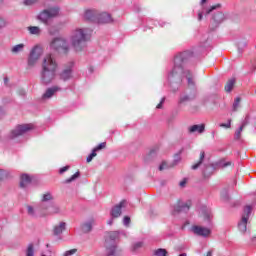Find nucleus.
Segmentation results:
<instances>
[{"label": "nucleus", "instance_id": "nucleus-1", "mask_svg": "<svg viewBox=\"0 0 256 256\" xmlns=\"http://www.w3.org/2000/svg\"><path fill=\"white\" fill-rule=\"evenodd\" d=\"M185 61H187V52L180 53L174 58V66L168 74V81L171 85L173 83L181 85L183 78L186 77L188 85L195 86L193 73L183 67Z\"/></svg>", "mask_w": 256, "mask_h": 256}, {"label": "nucleus", "instance_id": "nucleus-2", "mask_svg": "<svg viewBox=\"0 0 256 256\" xmlns=\"http://www.w3.org/2000/svg\"><path fill=\"white\" fill-rule=\"evenodd\" d=\"M92 30L90 28H75L70 34V45L74 51H83L91 40Z\"/></svg>", "mask_w": 256, "mask_h": 256}, {"label": "nucleus", "instance_id": "nucleus-3", "mask_svg": "<svg viewBox=\"0 0 256 256\" xmlns=\"http://www.w3.org/2000/svg\"><path fill=\"white\" fill-rule=\"evenodd\" d=\"M50 49L60 55H67L71 51V44H69L67 38L57 36L50 41Z\"/></svg>", "mask_w": 256, "mask_h": 256}, {"label": "nucleus", "instance_id": "nucleus-4", "mask_svg": "<svg viewBox=\"0 0 256 256\" xmlns=\"http://www.w3.org/2000/svg\"><path fill=\"white\" fill-rule=\"evenodd\" d=\"M60 13L61 9L57 6H54L40 11L36 16V19L43 25H49L52 19L59 17Z\"/></svg>", "mask_w": 256, "mask_h": 256}, {"label": "nucleus", "instance_id": "nucleus-5", "mask_svg": "<svg viewBox=\"0 0 256 256\" xmlns=\"http://www.w3.org/2000/svg\"><path fill=\"white\" fill-rule=\"evenodd\" d=\"M119 232H109L105 240V252L103 256H117V241Z\"/></svg>", "mask_w": 256, "mask_h": 256}, {"label": "nucleus", "instance_id": "nucleus-6", "mask_svg": "<svg viewBox=\"0 0 256 256\" xmlns=\"http://www.w3.org/2000/svg\"><path fill=\"white\" fill-rule=\"evenodd\" d=\"M57 69H59V64L53 54H47L42 60L41 70L57 73Z\"/></svg>", "mask_w": 256, "mask_h": 256}, {"label": "nucleus", "instance_id": "nucleus-7", "mask_svg": "<svg viewBox=\"0 0 256 256\" xmlns=\"http://www.w3.org/2000/svg\"><path fill=\"white\" fill-rule=\"evenodd\" d=\"M41 55H43V47L39 45L34 46L28 57V66L35 67V65H37V61L41 59Z\"/></svg>", "mask_w": 256, "mask_h": 256}, {"label": "nucleus", "instance_id": "nucleus-8", "mask_svg": "<svg viewBox=\"0 0 256 256\" xmlns=\"http://www.w3.org/2000/svg\"><path fill=\"white\" fill-rule=\"evenodd\" d=\"M31 129H33V124L18 125L10 131L9 139H17V137L25 135V133H28V131H31Z\"/></svg>", "mask_w": 256, "mask_h": 256}, {"label": "nucleus", "instance_id": "nucleus-9", "mask_svg": "<svg viewBox=\"0 0 256 256\" xmlns=\"http://www.w3.org/2000/svg\"><path fill=\"white\" fill-rule=\"evenodd\" d=\"M251 211H252L251 206H246L244 208L242 218L238 222V229L240 233H247V223L249 221V217H251Z\"/></svg>", "mask_w": 256, "mask_h": 256}, {"label": "nucleus", "instance_id": "nucleus-10", "mask_svg": "<svg viewBox=\"0 0 256 256\" xmlns=\"http://www.w3.org/2000/svg\"><path fill=\"white\" fill-rule=\"evenodd\" d=\"M55 77H57V72H51L49 70L40 71V83L42 85H51L55 81Z\"/></svg>", "mask_w": 256, "mask_h": 256}, {"label": "nucleus", "instance_id": "nucleus-11", "mask_svg": "<svg viewBox=\"0 0 256 256\" xmlns=\"http://www.w3.org/2000/svg\"><path fill=\"white\" fill-rule=\"evenodd\" d=\"M205 3H207V0H201L200 2L202 11L198 12V21H203V15H209V13H213L215 9H219V7H221L220 4H216L207 8V6H205Z\"/></svg>", "mask_w": 256, "mask_h": 256}, {"label": "nucleus", "instance_id": "nucleus-12", "mask_svg": "<svg viewBox=\"0 0 256 256\" xmlns=\"http://www.w3.org/2000/svg\"><path fill=\"white\" fill-rule=\"evenodd\" d=\"M127 207V201L122 200L120 203L116 204L112 207L110 215L113 219L119 218V216L123 213V209Z\"/></svg>", "mask_w": 256, "mask_h": 256}, {"label": "nucleus", "instance_id": "nucleus-13", "mask_svg": "<svg viewBox=\"0 0 256 256\" xmlns=\"http://www.w3.org/2000/svg\"><path fill=\"white\" fill-rule=\"evenodd\" d=\"M61 91V87L59 86H52L46 89V91L42 94V101H49V99H53L57 93Z\"/></svg>", "mask_w": 256, "mask_h": 256}, {"label": "nucleus", "instance_id": "nucleus-14", "mask_svg": "<svg viewBox=\"0 0 256 256\" xmlns=\"http://www.w3.org/2000/svg\"><path fill=\"white\" fill-rule=\"evenodd\" d=\"M190 231H192V233L198 237H209L211 235V229L197 225L192 226Z\"/></svg>", "mask_w": 256, "mask_h": 256}, {"label": "nucleus", "instance_id": "nucleus-15", "mask_svg": "<svg viewBox=\"0 0 256 256\" xmlns=\"http://www.w3.org/2000/svg\"><path fill=\"white\" fill-rule=\"evenodd\" d=\"M84 19L91 21L92 23H97L99 19V11L96 9H88L84 12Z\"/></svg>", "mask_w": 256, "mask_h": 256}, {"label": "nucleus", "instance_id": "nucleus-16", "mask_svg": "<svg viewBox=\"0 0 256 256\" xmlns=\"http://www.w3.org/2000/svg\"><path fill=\"white\" fill-rule=\"evenodd\" d=\"M96 23L105 25L107 23H113V18H111V14L107 12H98V20Z\"/></svg>", "mask_w": 256, "mask_h": 256}, {"label": "nucleus", "instance_id": "nucleus-17", "mask_svg": "<svg viewBox=\"0 0 256 256\" xmlns=\"http://www.w3.org/2000/svg\"><path fill=\"white\" fill-rule=\"evenodd\" d=\"M71 77H73V62H70L69 67L60 73V79H62V81H69Z\"/></svg>", "mask_w": 256, "mask_h": 256}, {"label": "nucleus", "instance_id": "nucleus-18", "mask_svg": "<svg viewBox=\"0 0 256 256\" xmlns=\"http://www.w3.org/2000/svg\"><path fill=\"white\" fill-rule=\"evenodd\" d=\"M188 133H190V135L193 133H198V135L205 133V124H195L188 127Z\"/></svg>", "mask_w": 256, "mask_h": 256}, {"label": "nucleus", "instance_id": "nucleus-19", "mask_svg": "<svg viewBox=\"0 0 256 256\" xmlns=\"http://www.w3.org/2000/svg\"><path fill=\"white\" fill-rule=\"evenodd\" d=\"M223 21H225V14L223 12H217L212 17V25H214V27H219Z\"/></svg>", "mask_w": 256, "mask_h": 256}, {"label": "nucleus", "instance_id": "nucleus-20", "mask_svg": "<svg viewBox=\"0 0 256 256\" xmlns=\"http://www.w3.org/2000/svg\"><path fill=\"white\" fill-rule=\"evenodd\" d=\"M197 97V93L194 91L191 95L189 94H182L179 98V105H183V103H189V101H193Z\"/></svg>", "mask_w": 256, "mask_h": 256}, {"label": "nucleus", "instance_id": "nucleus-21", "mask_svg": "<svg viewBox=\"0 0 256 256\" xmlns=\"http://www.w3.org/2000/svg\"><path fill=\"white\" fill-rule=\"evenodd\" d=\"M26 31L29 35H34L35 37H41V33H43V30L39 26H28Z\"/></svg>", "mask_w": 256, "mask_h": 256}, {"label": "nucleus", "instance_id": "nucleus-22", "mask_svg": "<svg viewBox=\"0 0 256 256\" xmlns=\"http://www.w3.org/2000/svg\"><path fill=\"white\" fill-rule=\"evenodd\" d=\"M93 225H95V220L94 219H90V220L84 222L81 225L83 233H90V231L93 230Z\"/></svg>", "mask_w": 256, "mask_h": 256}, {"label": "nucleus", "instance_id": "nucleus-23", "mask_svg": "<svg viewBox=\"0 0 256 256\" xmlns=\"http://www.w3.org/2000/svg\"><path fill=\"white\" fill-rule=\"evenodd\" d=\"M65 229H67V223L60 222L59 224L54 226L53 233L56 236L61 235V233H63V231H65Z\"/></svg>", "mask_w": 256, "mask_h": 256}, {"label": "nucleus", "instance_id": "nucleus-24", "mask_svg": "<svg viewBox=\"0 0 256 256\" xmlns=\"http://www.w3.org/2000/svg\"><path fill=\"white\" fill-rule=\"evenodd\" d=\"M247 123H249V122L246 118L245 121L242 123V125L236 130L235 135H234L235 141H239V139H241V133H243V129H245V127H247Z\"/></svg>", "mask_w": 256, "mask_h": 256}, {"label": "nucleus", "instance_id": "nucleus-25", "mask_svg": "<svg viewBox=\"0 0 256 256\" xmlns=\"http://www.w3.org/2000/svg\"><path fill=\"white\" fill-rule=\"evenodd\" d=\"M29 183H31V176H29L28 174H22L20 179V187L22 189H25V187H27Z\"/></svg>", "mask_w": 256, "mask_h": 256}, {"label": "nucleus", "instance_id": "nucleus-26", "mask_svg": "<svg viewBox=\"0 0 256 256\" xmlns=\"http://www.w3.org/2000/svg\"><path fill=\"white\" fill-rule=\"evenodd\" d=\"M189 204L187 203H183V202H178V204L176 206H174V211L176 213H179L181 211L187 212L189 211Z\"/></svg>", "mask_w": 256, "mask_h": 256}, {"label": "nucleus", "instance_id": "nucleus-27", "mask_svg": "<svg viewBox=\"0 0 256 256\" xmlns=\"http://www.w3.org/2000/svg\"><path fill=\"white\" fill-rule=\"evenodd\" d=\"M24 50H25V44L21 43L13 46L11 48V53H13V55H19V53H23Z\"/></svg>", "mask_w": 256, "mask_h": 256}, {"label": "nucleus", "instance_id": "nucleus-28", "mask_svg": "<svg viewBox=\"0 0 256 256\" xmlns=\"http://www.w3.org/2000/svg\"><path fill=\"white\" fill-rule=\"evenodd\" d=\"M58 213H61V208L57 205H51L48 215H57Z\"/></svg>", "mask_w": 256, "mask_h": 256}, {"label": "nucleus", "instance_id": "nucleus-29", "mask_svg": "<svg viewBox=\"0 0 256 256\" xmlns=\"http://www.w3.org/2000/svg\"><path fill=\"white\" fill-rule=\"evenodd\" d=\"M235 86V79H230L228 82H227V84H226V86H225V91L227 92V93H231V91H233V87Z\"/></svg>", "mask_w": 256, "mask_h": 256}, {"label": "nucleus", "instance_id": "nucleus-30", "mask_svg": "<svg viewBox=\"0 0 256 256\" xmlns=\"http://www.w3.org/2000/svg\"><path fill=\"white\" fill-rule=\"evenodd\" d=\"M204 159H205V152H201L199 161L196 164L192 165V169L193 170L199 169V167H201V164L203 163Z\"/></svg>", "mask_w": 256, "mask_h": 256}, {"label": "nucleus", "instance_id": "nucleus-31", "mask_svg": "<svg viewBox=\"0 0 256 256\" xmlns=\"http://www.w3.org/2000/svg\"><path fill=\"white\" fill-rule=\"evenodd\" d=\"M41 201L42 203L53 201V194H51L50 192H46L45 194L42 195Z\"/></svg>", "mask_w": 256, "mask_h": 256}, {"label": "nucleus", "instance_id": "nucleus-32", "mask_svg": "<svg viewBox=\"0 0 256 256\" xmlns=\"http://www.w3.org/2000/svg\"><path fill=\"white\" fill-rule=\"evenodd\" d=\"M41 256H53V250L49 244H46V250L41 252Z\"/></svg>", "mask_w": 256, "mask_h": 256}, {"label": "nucleus", "instance_id": "nucleus-33", "mask_svg": "<svg viewBox=\"0 0 256 256\" xmlns=\"http://www.w3.org/2000/svg\"><path fill=\"white\" fill-rule=\"evenodd\" d=\"M80 173L79 172H76L74 175H72L70 178L66 179L64 181L65 184H69V183H73V181H76V179H79L80 177Z\"/></svg>", "mask_w": 256, "mask_h": 256}, {"label": "nucleus", "instance_id": "nucleus-34", "mask_svg": "<svg viewBox=\"0 0 256 256\" xmlns=\"http://www.w3.org/2000/svg\"><path fill=\"white\" fill-rule=\"evenodd\" d=\"M26 256H35V248L33 244H29L26 249Z\"/></svg>", "mask_w": 256, "mask_h": 256}, {"label": "nucleus", "instance_id": "nucleus-35", "mask_svg": "<svg viewBox=\"0 0 256 256\" xmlns=\"http://www.w3.org/2000/svg\"><path fill=\"white\" fill-rule=\"evenodd\" d=\"M9 26V22L7 19L0 17V31H3V29L7 28Z\"/></svg>", "mask_w": 256, "mask_h": 256}, {"label": "nucleus", "instance_id": "nucleus-36", "mask_svg": "<svg viewBox=\"0 0 256 256\" xmlns=\"http://www.w3.org/2000/svg\"><path fill=\"white\" fill-rule=\"evenodd\" d=\"M155 256H167V250L159 248L154 252Z\"/></svg>", "mask_w": 256, "mask_h": 256}, {"label": "nucleus", "instance_id": "nucleus-37", "mask_svg": "<svg viewBox=\"0 0 256 256\" xmlns=\"http://www.w3.org/2000/svg\"><path fill=\"white\" fill-rule=\"evenodd\" d=\"M173 165L167 164V162H162L159 166V171H165L166 169H171Z\"/></svg>", "mask_w": 256, "mask_h": 256}, {"label": "nucleus", "instance_id": "nucleus-38", "mask_svg": "<svg viewBox=\"0 0 256 256\" xmlns=\"http://www.w3.org/2000/svg\"><path fill=\"white\" fill-rule=\"evenodd\" d=\"M39 0H23V5L25 7H32V5H35Z\"/></svg>", "mask_w": 256, "mask_h": 256}, {"label": "nucleus", "instance_id": "nucleus-39", "mask_svg": "<svg viewBox=\"0 0 256 256\" xmlns=\"http://www.w3.org/2000/svg\"><path fill=\"white\" fill-rule=\"evenodd\" d=\"M105 147H107V143L102 142L100 143L98 146H96L93 151H95V153H97V151H101V149H105Z\"/></svg>", "mask_w": 256, "mask_h": 256}, {"label": "nucleus", "instance_id": "nucleus-40", "mask_svg": "<svg viewBox=\"0 0 256 256\" xmlns=\"http://www.w3.org/2000/svg\"><path fill=\"white\" fill-rule=\"evenodd\" d=\"M9 177V172L5 170H0V181L7 179Z\"/></svg>", "mask_w": 256, "mask_h": 256}, {"label": "nucleus", "instance_id": "nucleus-41", "mask_svg": "<svg viewBox=\"0 0 256 256\" xmlns=\"http://www.w3.org/2000/svg\"><path fill=\"white\" fill-rule=\"evenodd\" d=\"M94 157H97V153L95 150H92L91 154L86 158L87 163H91Z\"/></svg>", "mask_w": 256, "mask_h": 256}, {"label": "nucleus", "instance_id": "nucleus-42", "mask_svg": "<svg viewBox=\"0 0 256 256\" xmlns=\"http://www.w3.org/2000/svg\"><path fill=\"white\" fill-rule=\"evenodd\" d=\"M221 199L223 201H229V193L227 192V190H223L221 192Z\"/></svg>", "mask_w": 256, "mask_h": 256}, {"label": "nucleus", "instance_id": "nucleus-43", "mask_svg": "<svg viewBox=\"0 0 256 256\" xmlns=\"http://www.w3.org/2000/svg\"><path fill=\"white\" fill-rule=\"evenodd\" d=\"M202 215L205 221H209V219H211V213L207 210H202Z\"/></svg>", "mask_w": 256, "mask_h": 256}, {"label": "nucleus", "instance_id": "nucleus-44", "mask_svg": "<svg viewBox=\"0 0 256 256\" xmlns=\"http://www.w3.org/2000/svg\"><path fill=\"white\" fill-rule=\"evenodd\" d=\"M27 213L30 217H35V208L33 206H27Z\"/></svg>", "mask_w": 256, "mask_h": 256}, {"label": "nucleus", "instance_id": "nucleus-45", "mask_svg": "<svg viewBox=\"0 0 256 256\" xmlns=\"http://www.w3.org/2000/svg\"><path fill=\"white\" fill-rule=\"evenodd\" d=\"M239 103H241V98H236L233 103V111H237V109H239Z\"/></svg>", "mask_w": 256, "mask_h": 256}, {"label": "nucleus", "instance_id": "nucleus-46", "mask_svg": "<svg viewBox=\"0 0 256 256\" xmlns=\"http://www.w3.org/2000/svg\"><path fill=\"white\" fill-rule=\"evenodd\" d=\"M219 127H222L224 129H231V119H229L227 123H221Z\"/></svg>", "mask_w": 256, "mask_h": 256}, {"label": "nucleus", "instance_id": "nucleus-47", "mask_svg": "<svg viewBox=\"0 0 256 256\" xmlns=\"http://www.w3.org/2000/svg\"><path fill=\"white\" fill-rule=\"evenodd\" d=\"M141 247H143V242H136L133 245V251H139V249H141Z\"/></svg>", "mask_w": 256, "mask_h": 256}, {"label": "nucleus", "instance_id": "nucleus-48", "mask_svg": "<svg viewBox=\"0 0 256 256\" xmlns=\"http://www.w3.org/2000/svg\"><path fill=\"white\" fill-rule=\"evenodd\" d=\"M180 161H181V156H179V154H176L174 157V162L172 164V167H175V165H178Z\"/></svg>", "mask_w": 256, "mask_h": 256}, {"label": "nucleus", "instance_id": "nucleus-49", "mask_svg": "<svg viewBox=\"0 0 256 256\" xmlns=\"http://www.w3.org/2000/svg\"><path fill=\"white\" fill-rule=\"evenodd\" d=\"M130 223H131V218L129 216H125L123 219V225H125V227H129Z\"/></svg>", "mask_w": 256, "mask_h": 256}, {"label": "nucleus", "instance_id": "nucleus-50", "mask_svg": "<svg viewBox=\"0 0 256 256\" xmlns=\"http://www.w3.org/2000/svg\"><path fill=\"white\" fill-rule=\"evenodd\" d=\"M75 253H77V249H71L64 252L63 256H71V255H75Z\"/></svg>", "mask_w": 256, "mask_h": 256}, {"label": "nucleus", "instance_id": "nucleus-51", "mask_svg": "<svg viewBox=\"0 0 256 256\" xmlns=\"http://www.w3.org/2000/svg\"><path fill=\"white\" fill-rule=\"evenodd\" d=\"M163 103H165V98H162L160 103L156 106V109H161L163 107Z\"/></svg>", "mask_w": 256, "mask_h": 256}, {"label": "nucleus", "instance_id": "nucleus-52", "mask_svg": "<svg viewBox=\"0 0 256 256\" xmlns=\"http://www.w3.org/2000/svg\"><path fill=\"white\" fill-rule=\"evenodd\" d=\"M69 170V166H64V167H62L60 170H59V173L60 174H63V173H65V171H68Z\"/></svg>", "mask_w": 256, "mask_h": 256}, {"label": "nucleus", "instance_id": "nucleus-53", "mask_svg": "<svg viewBox=\"0 0 256 256\" xmlns=\"http://www.w3.org/2000/svg\"><path fill=\"white\" fill-rule=\"evenodd\" d=\"M222 167H229L231 166V162H225L221 164Z\"/></svg>", "mask_w": 256, "mask_h": 256}, {"label": "nucleus", "instance_id": "nucleus-54", "mask_svg": "<svg viewBox=\"0 0 256 256\" xmlns=\"http://www.w3.org/2000/svg\"><path fill=\"white\" fill-rule=\"evenodd\" d=\"M179 185H180V187H185V185H187V181L182 180Z\"/></svg>", "mask_w": 256, "mask_h": 256}, {"label": "nucleus", "instance_id": "nucleus-55", "mask_svg": "<svg viewBox=\"0 0 256 256\" xmlns=\"http://www.w3.org/2000/svg\"><path fill=\"white\" fill-rule=\"evenodd\" d=\"M108 225H113V217L110 219V220H108Z\"/></svg>", "mask_w": 256, "mask_h": 256}, {"label": "nucleus", "instance_id": "nucleus-56", "mask_svg": "<svg viewBox=\"0 0 256 256\" xmlns=\"http://www.w3.org/2000/svg\"><path fill=\"white\" fill-rule=\"evenodd\" d=\"M4 83L7 85V83H9V78H4Z\"/></svg>", "mask_w": 256, "mask_h": 256}, {"label": "nucleus", "instance_id": "nucleus-57", "mask_svg": "<svg viewBox=\"0 0 256 256\" xmlns=\"http://www.w3.org/2000/svg\"><path fill=\"white\" fill-rule=\"evenodd\" d=\"M212 255L213 253L211 251H208L206 256H212Z\"/></svg>", "mask_w": 256, "mask_h": 256}, {"label": "nucleus", "instance_id": "nucleus-58", "mask_svg": "<svg viewBox=\"0 0 256 256\" xmlns=\"http://www.w3.org/2000/svg\"><path fill=\"white\" fill-rule=\"evenodd\" d=\"M153 153H154V152H153V151H151V152H150V155H153Z\"/></svg>", "mask_w": 256, "mask_h": 256}]
</instances>
